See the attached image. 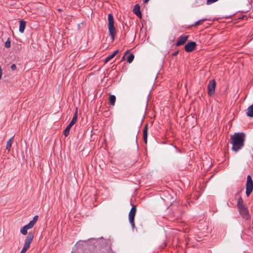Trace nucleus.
Instances as JSON below:
<instances>
[{"mask_svg":"<svg viewBox=\"0 0 253 253\" xmlns=\"http://www.w3.org/2000/svg\"><path fill=\"white\" fill-rule=\"evenodd\" d=\"M231 143L232 145V150L237 152L243 148L244 146L245 134L243 132L235 133L231 137Z\"/></svg>","mask_w":253,"mask_h":253,"instance_id":"f257e3e1","label":"nucleus"},{"mask_svg":"<svg viewBox=\"0 0 253 253\" xmlns=\"http://www.w3.org/2000/svg\"><path fill=\"white\" fill-rule=\"evenodd\" d=\"M108 30L111 36V40L114 41L116 33V29L114 26V17L111 13L108 14Z\"/></svg>","mask_w":253,"mask_h":253,"instance_id":"f03ea898","label":"nucleus"},{"mask_svg":"<svg viewBox=\"0 0 253 253\" xmlns=\"http://www.w3.org/2000/svg\"><path fill=\"white\" fill-rule=\"evenodd\" d=\"M77 117H78V110H77V108H76V112H75L71 121L70 122L69 124L67 126V127L64 130L63 134L66 137H67L69 135L71 127L76 123L77 120Z\"/></svg>","mask_w":253,"mask_h":253,"instance_id":"7ed1b4c3","label":"nucleus"},{"mask_svg":"<svg viewBox=\"0 0 253 253\" xmlns=\"http://www.w3.org/2000/svg\"><path fill=\"white\" fill-rule=\"evenodd\" d=\"M246 189V194L247 196L248 197L253 190V181L251 176L250 175L247 176Z\"/></svg>","mask_w":253,"mask_h":253,"instance_id":"20e7f679","label":"nucleus"},{"mask_svg":"<svg viewBox=\"0 0 253 253\" xmlns=\"http://www.w3.org/2000/svg\"><path fill=\"white\" fill-rule=\"evenodd\" d=\"M136 209L135 206H132L131 209H130L129 214H128V218H129V222L131 225L132 228L133 229L135 227V223H134V217L136 214Z\"/></svg>","mask_w":253,"mask_h":253,"instance_id":"39448f33","label":"nucleus"},{"mask_svg":"<svg viewBox=\"0 0 253 253\" xmlns=\"http://www.w3.org/2000/svg\"><path fill=\"white\" fill-rule=\"evenodd\" d=\"M239 213L243 218L246 220H249L251 218L249 211L246 206H241L240 208H238Z\"/></svg>","mask_w":253,"mask_h":253,"instance_id":"423d86ee","label":"nucleus"},{"mask_svg":"<svg viewBox=\"0 0 253 253\" xmlns=\"http://www.w3.org/2000/svg\"><path fill=\"white\" fill-rule=\"evenodd\" d=\"M216 86V83L214 80H212L209 81L208 85V94L212 96L215 91V88Z\"/></svg>","mask_w":253,"mask_h":253,"instance_id":"0eeeda50","label":"nucleus"},{"mask_svg":"<svg viewBox=\"0 0 253 253\" xmlns=\"http://www.w3.org/2000/svg\"><path fill=\"white\" fill-rule=\"evenodd\" d=\"M34 237V235L32 232H29L26 238L25 243L23 247L24 250H28L29 248L31 243H32Z\"/></svg>","mask_w":253,"mask_h":253,"instance_id":"6e6552de","label":"nucleus"},{"mask_svg":"<svg viewBox=\"0 0 253 253\" xmlns=\"http://www.w3.org/2000/svg\"><path fill=\"white\" fill-rule=\"evenodd\" d=\"M196 43L195 42H189L185 45V50L187 52H191L196 47Z\"/></svg>","mask_w":253,"mask_h":253,"instance_id":"1a4fd4ad","label":"nucleus"},{"mask_svg":"<svg viewBox=\"0 0 253 253\" xmlns=\"http://www.w3.org/2000/svg\"><path fill=\"white\" fill-rule=\"evenodd\" d=\"M188 38V36H181L179 37L178 41L176 42V45L177 46H180L183 44H184L186 41L187 40Z\"/></svg>","mask_w":253,"mask_h":253,"instance_id":"9d476101","label":"nucleus"},{"mask_svg":"<svg viewBox=\"0 0 253 253\" xmlns=\"http://www.w3.org/2000/svg\"><path fill=\"white\" fill-rule=\"evenodd\" d=\"M133 12L138 17L141 18L142 17V14L140 10V5L138 4H136L134 6Z\"/></svg>","mask_w":253,"mask_h":253,"instance_id":"9b49d317","label":"nucleus"},{"mask_svg":"<svg viewBox=\"0 0 253 253\" xmlns=\"http://www.w3.org/2000/svg\"><path fill=\"white\" fill-rule=\"evenodd\" d=\"M32 227L31 226L29 225V224H27V225L24 226L20 229V232L24 235H25L27 234V230L28 229H31Z\"/></svg>","mask_w":253,"mask_h":253,"instance_id":"f8f14e48","label":"nucleus"},{"mask_svg":"<svg viewBox=\"0 0 253 253\" xmlns=\"http://www.w3.org/2000/svg\"><path fill=\"white\" fill-rule=\"evenodd\" d=\"M148 128V124H146L143 130V140L146 144L147 142Z\"/></svg>","mask_w":253,"mask_h":253,"instance_id":"ddd939ff","label":"nucleus"},{"mask_svg":"<svg viewBox=\"0 0 253 253\" xmlns=\"http://www.w3.org/2000/svg\"><path fill=\"white\" fill-rule=\"evenodd\" d=\"M26 26V22L22 20L20 21L19 31L20 33H23L24 31Z\"/></svg>","mask_w":253,"mask_h":253,"instance_id":"4468645a","label":"nucleus"},{"mask_svg":"<svg viewBox=\"0 0 253 253\" xmlns=\"http://www.w3.org/2000/svg\"><path fill=\"white\" fill-rule=\"evenodd\" d=\"M246 114L248 117H253V104L248 108Z\"/></svg>","mask_w":253,"mask_h":253,"instance_id":"2eb2a0df","label":"nucleus"},{"mask_svg":"<svg viewBox=\"0 0 253 253\" xmlns=\"http://www.w3.org/2000/svg\"><path fill=\"white\" fill-rule=\"evenodd\" d=\"M13 138V136L11 137L7 142L6 149L7 150L8 152L10 150Z\"/></svg>","mask_w":253,"mask_h":253,"instance_id":"dca6fc26","label":"nucleus"},{"mask_svg":"<svg viewBox=\"0 0 253 253\" xmlns=\"http://www.w3.org/2000/svg\"><path fill=\"white\" fill-rule=\"evenodd\" d=\"M38 217H39L38 215H35L33 217V220H32L31 221H30L29 222V224L30 226H32V228L34 226V225H35V224L36 223V222H37V221L38 220Z\"/></svg>","mask_w":253,"mask_h":253,"instance_id":"f3484780","label":"nucleus"},{"mask_svg":"<svg viewBox=\"0 0 253 253\" xmlns=\"http://www.w3.org/2000/svg\"><path fill=\"white\" fill-rule=\"evenodd\" d=\"M116 99V98L114 95H110L109 100H110V103L112 105H113V106L115 105Z\"/></svg>","mask_w":253,"mask_h":253,"instance_id":"a211bd4d","label":"nucleus"},{"mask_svg":"<svg viewBox=\"0 0 253 253\" xmlns=\"http://www.w3.org/2000/svg\"><path fill=\"white\" fill-rule=\"evenodd\" d=\"M241 206H245L244 204L243 201L241 197L239 198L237 202V207L238 208H240Z\"/></svg>","mask_w":253,"mask_h":253,"instance_id":"6ab92c4d","label":"nucleus"},{"mask_svg":"<svg viewBox=\"0 0 253 253\" xmlns=\"http://www.w3.org/2000/svg\"><path fill=\"white\" fill-rule=\"evenodd\" d=\"M134 58V56L133 54L131 53L127 57V62L128 63H131L132 62V61L133 60Z\"/></svg>","mask_w":253,"mask_h":253,"instance_id":"aec40b11","label":"nucleus"},{"mask_svg":"<svg viewBox=\"0 0 253 253\" xmlns=\"http://www.w3.org/2000/svg\"><path fill=\"white\" fill-rule=\"evenodd\" d=\"M207 20V19H201L196 22H195L194 24L191 25V26H195L201 23L202 22H204Z\"/></svg>","mask_w":253,"mask_h":253,"instance_id":"412c9836","label":"nucleus"},{"mask_svg":"<svg viewBox=\"0 0 253 253\" xmlns=\"http://www.w3.org/2000/svg\"><path fill=\"white\" fill-rule=\"evenodd\" d=\"M114 56L112 55H109L107 56L104 60L105 63H107L109 61H110L111 59H112Z\"/></svg>","mask_w":253,"mask_h":253,"instance_id":"4be33fe9","label":"nucleus"},{"mask_svg":"<svg viewBox=\"0 0 253 253\" xmlns=\"http://www.w3.org/2000/svg\"><path fill=\"white\" fill-rule=\"evenodd\" d=\"M196 2L198 3L197 5V6H201L204 5L205 3V0H197Z\"/></svg>","mask_w":253,"mask_h":253,"instance_id":"5701e85b","label":"nucleus"},{"mask_svg":"<svg viewBox=\"0 0 253 253\" xmlns=\"http://www.w3.org/2000/svg\"><path fill=\"white\" fill-rule=\"evenodd\" d=\"M4 45L7 48L10 46V41L9 39L5 42Z\"/></svg>","mask_w":253,"mask_h":253,"instance_id":"b1692460","label":"nucleus"},{"mask_svg":"<svg viewBox=\"0 0 253 253\" xmlns=\"http://www.w3.org/2000/svg\"><path fill=\"white\" fill-rule=\"evenodd\" d=\"M218 0H207V4H210L213 3L215 2H216Z\"/></svg>","mask_w":253,"mask_h":253,"instance_id":"393cba45","label":"nucleus"},{"mask_svg":"<svg viewBox=\"0 0 253 253\" xmlns=\"http://www.w3.org/2000/svg\"><path fill=\"white\" fill-rule=\"evenodd\" d=\"M11 69L12 70L14 71L16 69V66L15 64H13L11 66Z\"/></svg>","mask_w":253,"mask_h":253,"instance_id":"a878e982","label":"nucleus"},{"mask_svg":"<svg viewBox=\"0 0 253 253\" xmlns=\"http://www.w3.org/2000/svg\"><path fill=\"white\" fill-rule=\"evenodd\" d=\"M119 52V49H116V50H115L113 53L112 54L114 57Z\"/></svg>","mask_w":253,"mask_h":253,"instance_id":"bb28decb","label":"nucleus"},{"mask_svg":"<svg viewBox=\"0 0 253 253\" xmlns=\"http://www.w3.org/2000/svg\"><path fill=\"white\" fill-rule=\"evenodd\" d=\"M105 253H113L112 252L111 249V248L110 247H108L107 252Z\"/></svg>","mask_w":253,"mask_h":253,"instance_id":"cd10ccee","label":"nucleus"},{"mask_svg":"<svg viewBox=\"0 0 253 253\" xmlns=\"http://www.w3.org/2000/svg\"><path fill=\"white\" fill-rule=\"evenodd\" d=\"M27 251V250H24V249L22 248V249L20 253H25Z\"/></svg>","mask_w":253,"mask_h":253,"instance_id":"c85d7f7f","label":"nucleus"},{"mask_svg":"<svg viewBox=\"0 0 253 253\" xmlns=\"http://www.w3.org/2000/svg\"><path fill=\"white\" fill-rule=\"evenodd\" d=\"M178 53V51H176V52H174V53H173V55L175 56V55H176Z\"/></svg>","mask_w":253,"mask_h":253,"instance_id":"c756f323","label":"nucleus"},{"mask_svg":"<svg viewBox=\"0 0 253 253\" xmlns=\"http://www.w3.org/2000/svg\"><path fill=\"white\" fill-rule=\"evenodd\" d=\"M125 57H126V55H124L123 57H122V60H123L125 59Z\"/></svg>","mask_w":253,"mask_h":253,"instance_id":"7c9ffc66","label":"nucleus"},{"mask_svg":"<svg viewBox=\"0 0 253 253\" xmlns=\"http://www.w3.org/2000/svg\"><path fill=\"white\" fill-rule=\"evenodd\" d=\"M149 0H143V1L145 2V3H146Z\"/></svg>","mask_w":253,"mask_h":253,"instance_id":"2f4dec72","label":"nucleus"},{"mask_svg":"<svg viewBox=\"0 0 253 253\" xmlns=\"http://www.w3.org/2000/svg\"><path fill=\"white\" fill-rule=\"evenodd\" d=\"M129 52L128 50H127L126 52H125V55H126V54H127V53Z\"/></svg>","mask_w":253,"mask_h":253,"instance_id":"473e14b6","label":"nucleus"},{"mask_svg":"<svg viewBox=\"0 0 253 253\" xmlns=\"http://www.w3.org/2000/svg\"><path fill=\"white\" fill-rule=\"evenodd\" d=\"M61 9H58V11H61Z\"/></svg>","mask_w":253,"mask_h":253,"instance_id":"72a5a7b5","label":"nucleus"},{"mask_svg":"<svg viewBox=\"0 0 253 253\" xmlns=\"http://www.w3.org/2000/svg\"><path fill=\"white\" fill-rule=\"evenodd\" d=\"M72 253H74V251H72Z\"/></svg>","mask_w":253,"mask_h":253,"instance_id":"f704fd0d","label":"nucleus"}]
</instances>
